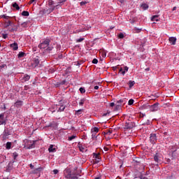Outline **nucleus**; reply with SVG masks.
Returning <instances> with one entry per match:
<instances>
[{"instance_id":"obj_1","label":"nucleus","mask_w":179,"mask_h":179,"mask_svg":"<svg viewBox=\"0 0 179 179\" xmlns=\"http://www.w3.org/2000/svg\"><path fill=\"white\" fill-rule=\"evenodd\" d=\"M64 176L66 179H78V175L72 173V171L69 169H66L64 171Z\"/></svg>"},{"instance_id":"obj_2","label":"nucleus","mask_w":179,"mask_h":179,"mask_svg":"<svg viewBox=\"0 0 179 179\" xmlns=\"http://www.w3.org/2000/svg\"><path fill=\"white\" fill-rule=\"evenodd\" d=\"M24 148L25 149H33L34 148V141H31L28 139H25L23 141Z\"/></svg>"},{"instance_id":"obj_3","label":"nucleus","mask_w":179,"mask_h":179,"mask_svg":"<svg viewBox=\"0 0 179 179\" xmlns=\"http://www.w3.org/2000/svg\"><path fill=\"white\" fill-rule=\"evenodd\" d=\"M48 45H50V39H46L38 45V48H41V50H44V48H47Z\"/></svg>"},{"instance_id":"obj_4","label":"nucleus","mask_w":179,"mask_h":179,"mask_svg":"<svg viewBox=\"0 0 179 179\" xmlns=\"http://www.w3.org/2000/svg\"><path fill=\"white\" fill-rule=\"evenodd\" d=\"M134 127H135V123L131 122H128L125 123L124 129L126 131H129V130L132 129V128H134Z\"/></svg>"},{"instance_id":"obj_5","label":"nucleus","mask_w":179,"mask_h":179,"mask_svg":"<svg viewBox=\"0 0 179 179\" xmlns=\"http://www.w3.org/2000/svg\"><path fill=\"white\" fill-rule=\"evenodd\" d=\"M19 29V26L15 24V23L12 22L10 27L8 28V31H10L11 33H13Z\"/></svg>"},{"instance_id":"obj_6","label":"nucleus","mask_w":179,"mask_h":179,"mask_svg":"<svg viewBox=\"0 0 179 179\" xmlns=\"http://www.w3.org/2000/svg\"><path fill=\"white\" fill-rule=\"evenodd\" d=\"M94 163L95 164H97V163H100V160H101V158L100 157V155L94 153Z\"/></svg>"},{"instance_id":"obj_7","label":"nucleus","mask_w":179,"mask_h":179,"mask_svg":"<svg viewBox=\"0 0 179 179\" xmlns=\"http://www.w3.org/2000/svg\"><path fill=\"white\" fill-rule=\"evenodd\" d=\"M150 141L152 144L156 143V141H157V137H156V134H150Z\"/></svg>"},{"instance_id":"obj_8","label":"nucleus","mask_w":179,"mask_h":179,"mask_svg":"<svg viewBox=\"0 0 179 179\" xmlns=\"http://www.w3.org/2000/svg\"><path fill=\"white\" fill-rule=\"evenodd\" d=\"M150 111H157L159 110V103H155L152 106H150Z\"/></svg>"},{"instance_id":"obj_9","label":"nucleus","mask_w":179,"mask_h":179,"mask_svg":"<svg viewBox=\"0 0 179 179\" xmlns=\"http://www.w3.org/2000/svg\"><path fill=\"white\" fill-rule=\"evenodd\" d=\"M169 41L170 44L172 45H176V43H177V38L176 37H169Z\"/></svg>"},{"instance_id":"obj_10","label":"nucleus","mask_w":179,"mask_h":179,"mask_svg":"<svg viewBox=\"0 0 179 179\" xmlns=\"http://www.w3.org/2000/svg\"><path fill=\"white\" fill-rule=\"evenodd\" d=\"M3 124H6V120H5L3 113L0 115V125H3Z\"/></svg>"},{"instance_id":"obj_11","label":"nucleus","mask_w":179,"mask_h":179,"mask_svg":"<svg viewBox=\"0 0 179 179\" xmlns=\"http://www.w3.org/2000/svg\"><path fill=\"white\" fill-rule=\"evenodd\" d=\"M78 147L79 150H80L81 152H86V150H87V148H86L85 147V145H82V143H78Z\"/></svg>"},{"instance_id":"obj_12","label":"nucleus","mask_w":179,"mask_h":179,"mask_svg":"<svg viewBox=\"0 0 179 179\" xmlns=\"http://www.w3.org/2000/svg\"><path fill=\"white\" fill-rule=\"evenodd\" d=\"M42 170H43V168L38 167V168L34 169V171H32V172L31 173V174H38V173H41V171Z\"/></svg>"},{"instance_id":"obj_13","label":"nucleus","mask_w":179,"mask_h":179,"mask_svg":"<svg viewBox=\"0 0 179 179\" xmlns=\"http://www.w3.org/2000/svg\"><path fill=\"white\" fill-rule=\"evenodd\" d=\"M15 107H17V108H20V107H22V106H23V101H17L15 103H14Z\"/></svg>"},{"instance_id":"obj_14","label":"nucleus","mask_w":179,"mask_h":179,"mask_svg":"<svg viewBox=\"0 0 179 179\" xmlns=\"http://www.w3.org/2000/svg\"><path fill=\"white\" fill-rule=\"evenodd\" d=\"M39 64H40V60H38V59H35L34 62L32 63L33 68H36V66H38Z\"/></svg>"},{"instance_id":"obj_15","label":"nucleus","mask_w":179,"mask_h":179,"mask_svg":"<svg viewBox=\"0 0 179 179\" xmlns=\"http://www.w3.org/2000/svg\"><path fill=\"white\" fill-rule=\"evenodd\" d=\"M129 69V68H128V66H124V70L122 69V68L120 69V72H121L122 75L124 76V75H125V73L128 72Z\"/></svg>"},{"instance_id":"obj_16","label":"nucleus","mask_w":179,"mask_h":179,"mask_svg":"<svg viewBox=\"0 0 179 179\" xmlns=\"http://www.w3.org/2000/svg\"><path fill=\"white\" fill-rule=\"evenodd\" d=\"M10 47H11V48H13V50L14 51H17V49L19 48V46L17 45V44L16 43L10 44Z\"/></svg>"},{"instance_id":"obj_17","label":"nucleus","mask_w":179,"mask_h":179,"mask_svg":"<svg viewBox=\"0 0 179 179\" xmlns=\"http://www.w3.org/2000/svg\"><path fill=\"white\" fill-rule=\"evenodd\" d=\"M12 23L13 22L10 20L6 22L4 24L5 29H9V27L11 26Z\"/></svg>"},{"instance_id":"obj_18","label":"nucleus","mask_w":179,"mask_h":179,"mask_svg":"<svg viewBox=\"0 0 179 179\" xmlns=\"http://www.w3.org/2000/svg\"><path fill=\"white\" fill-rule=\"evenodd\" d=\"M29 80H30V76L27 74H25L22 79V82H27Z\"/></svg>"},{"instance_id":"obj_19","label":"nucleus","mask_w":179,"mask_h":179,"mask_svg":"<svg viewBox=\"0 0 179 179\" xmlns=\"http://www.w3.org/2000/svg\"><path fill=\"white\" fill-rule=\"evenodd\" d=\"M152 22H159V15H153L151 17Z\"/></svg>"},{"instance_id":"obj_20","label":"nucleus","mask_w":179,"mask_h":179,"mask_svg":"<svg viewBox=\"0 0 179 179\" xmlns=\"http://www.w3.org/2000/svg\"><path fill=\"white\" fill-rule=\"evenodd\" d=\"M48 151L50 152V153H52L54 152H56L55 148H54V145H50V146L48 148Z\"/></svg>"},{"instance_id":"obj_21","label":"nucleus","mask_w":179,"mask_h":179,"mask_svg":"<svg viewBox=\"0 0 179 179\" xmlns=\"http://www.w3.org/2000/svg\"><path fill=\"white\" fill-rule=\"evenodd\" d=\"M141 8L143 9V10H146V9H148L149 6L147 3H143L141 5Z\"/></svg>"},{"instance_id":"obj_22","label":"nucleus","mask_w":179,"mask_h":179,"mask_svg":"<svg viewBox=\"0 0 179 179\" xmlns=\"http://www.w3.org/2000/svg\"><path fill=\"white\" fill-rule=\"evenodd\" d=\"M154 160L156 163H160V159H159V155L157 154L155 155Z\"/></svg>"},{"instance_id":"obj_23","label":"nucleus","mask_w":179,"mask_h":179,"mask_svg":"<svg viewBox=\"0 0 179 179\" xmlns=\"http://www.w3.org/2000/svg\"><path fill=\"white\" fill-rule=\"evenodd\" d=\"M6 149H8V150H9V149H10V148H12V143L7 142L6 144Z\"/></svg>"},{"instance_id":"obj_24","label":"nucleus","mask_w":179,"mask_h":179,"mask_svg":"<svg viewBox=\"0 0 179 179\" xmlns=\"http://www.w3.org/2000/svg\"><path fill=\"white\" fill-rule=\"evenodd\" d=\"M13 8H16L17 10H19V9H20V7H19L17 3H13Z\"/></svg>"},{"instance_id":"obj_25","label":"nucleus","mask_w":179,"mask_h":179,"mask_svg":"<svg viewBox=\"0 0 179 179\" xmlns=\"http://www.w3.org/2000/svg\"><path fill=\"white\" fill-rule=\"evenodd\" d=\"M1 17H2L3 19H6V20H9V19H10V17L6 15H1Z\"/></svg>"},{"instance_id":"obj_26","label":"nucleus","mask_w":179,"mask_h":179,"mask_svg":"<svg viewBox=\"0 0 179 179\" xmlns=\"http://www.w3.org/2000/svg\"><path fill=\"white\" fill-rule=\"evenodd\" d=\"M23 57H24V52H20L18 54V58H23Z\"/></svg>"},{"instance_id":"obj_27","label":"nucleus","mask_w":179,"mask_h":179,"mask_svg":"<svg viewBox=\"0 0 179 179\" xmlns=\"http://www.w3.org/2000/svg\"><path fill=\"white\" fill-rule=\"evenodd\" d=\"M85 99H80L79 101V106H83V104H85Z\"/></svg>"},{"instance_id":"obj_28","label":"nucleus","mask_w":179,"mask_h":179,"mask_svg":"<svg viewBox=\"0 0 179 179\" xmlns=\"http://www.w3.org/2000/svg\"><path fill=\"white\" fill-rule=\"evenodd\" d=\"M29 12H28V11H26V10H24V11H23V12L22 13V16H29Z\"/></svg>"},{"instance_id":"obj_29","label":"nucleus","mask_w":179,"mask_h":179,"mask_svg":"<svg viewBox=\"0 0 179 179\" xmlns=\"http://www.w3.org/2000/svg\"><path fill=\"white\" fill-rule=\"evenodd\" d=\"M134 102H135V101L134 99H129L128 101V105L132 106V104H134Z\"/></svg>"},{"instance_id":"obj_30","label":"nucleus","mask_w":179,"mask_h":179,"mask_svg":"<svg viewBox=\"0 0 179 179\" xmlns=\"http://www.w3.org/2000/svg\"><path fill=\"white\" fill-rule=\"evenodd\" d=\"M135 85V81L130 80L129 83V87H132Z\"/></svg>"},{"instance_id":"obj_31","label":"nucleus","mask_w":179,"mask_h":179,"mask_svg":"<svg viewBox=\"0 0 179 179\" xmlns=\"http://www.w3.org/2000/svg\"><path fill=\"white\" fill-rule=\"evenodd\" d=\"M82 113V109H79L78 110L76 111V115H80Z\"/></svg>"},{"instance_id":"obj_32","label":"nucleus","mask_w":179,"mask_h":179,"mask_svg":"<svg viewBox=\"0 0 179 179\" xmlns=\"http://www.w3.org/2000/svg\"><path fill=\"white\" fill-rule=\"evenodd\" d=\"M101 57L102 58H106V57H107V53L106 52V51L102 52Z\"/></svg>"},{"instance_id":"obj_33","label":"nucleus","mask_w":179,"mask_h":179,"mask_svg":"<svg viewBox=\"0 0 179 179\" xmlns=\"http://www.w3.org/2000/svg\"><path fill=\"white\" fill-rule=\"evenodd\" d=\"M64 110H65V106H62L59 108L58 110L57 111H64Z\"/></svg>"},{"instance_id":"obj_34","label":"nucleus","mask_w":179,"mask_h":179,"mask_svg":"<svg viewBox=\"0 0 179 179\" xmlns=\"http://www.w3.org/2000/svg\"><path fill=\"white\" fill-rule=\"evenodd\" d=\"M86 30H89V27L83 28L78 30L79 32L80 31H86Z\"/></svg>"},{"instance_id":"obj_35","label":"nucleus","mask_w":179,"mask_h":179,"mask_svg":"<svg viewBox=\"0 0 179 179\" xmlns=\"http://www.w3.org/2000/svg\"><path fill=\"white\" fill-rule=\"evenodd\" d=\"M76 138V136L73 135L70 137H69V141H73Z\"/></svg>"},{"instance_id":"obj_36","label":"nucleus","mask_w":179,"mask_h":179,"mask_svg":"<svg viewBox=\"0 0 179 179\" xmlns=\"http://www.w3.org/2000/svg\"><path fill=\"white\" fill-rule=\"evenodd\" d=\"M83 40H85L84 38H80L76 40L77 43H82V41H83Z\"/></svg>"},{"instance_id":"obj_37","label":"nucleus","mask_w":179,"mask_h":179,"mask_svg":"<svg viewBox=\"0 0 179 179\" xmlns=\"http://www.w3.org/2000/svg\"><path fill=\"white\" fill-rule=\"evenodd\" d=\"M118 103H120V104H125V99H120L118 101Z\"/></svg>"},{"instance_id":"obj_38","label":"nucleus","mask_w":179,"mask_h":179,"mask_svg":"<svg viewBox=\"0 0 179 179\" xmlns=\"http://www.w3.org/2000/svg\"><path fill=\"white\" fill-rule=\"evenodd\" d=\"M80 93H85L86 92V90H85V88H83V87H80Z\"/></svg>"},{"instance_id":"obj_39","label":"nucleus","mask_w":179,"mask_h":179,"mask_svg":"<svg viewBox=\"0 0 179 179\" xmlns=\"http://www.w3.org/2000/svg\"><path fill=\"white\" fill-rule=\"evenodd\" d=\"M86 3H87V1H81V2L80 3V6H83L86 5Z\"/></svg>"},{"instance_id":"obj_40","label":"nucleus","mask_w":179,"mask_h":179,"mask_svg":"<svg viewBox=\"0 0 179 179\" xmlns=\"http://www.w3.org/2000/svg\"><path fill=\"white\" fill-rule=\"evenodd\" d=\"M93 132H95V134H97V132H99V128L94 127V128L93 129Z\"/></svg>"},{"instance_id":"obj_41","label":"nucleus","mask_w":179,"mask_h":179,"mask_svg":"<svg viewBox=\"0 0 179 179\" xmlns=\"http://www.w3.org/2000/svg\"><path fill=\"white\" fill-rule=\"evenodd\" d=\"M134 31H136V33H141V29H138V28H135Z\"/></svg>"},{"instance_id":"obj_42","label":"nucleus","mask_w":179,"mask_h":179,"mask_svg":"<svg viewBox=\"0 0 179 179\" xmlns=\"http://www.w3.org/2000/svg\"><path fill=\"white\" fill-rule=\"evenodd\" d=\"M116 106V110H120V108H121V104H115Z\"/></svg>"},{"instance_id":"obj_43","label":"nucleus","mask_w":179,"mask_h":179,"mask_svg":"<svg viewBox=\"0 0 179 179\" xmlns=\"http://www.w3.org/2000/svg\"><path fill=\"white\" fill-rule=\"evenodd\" d=\"M99 62V60H97V59H94L92 60V64H97Z\"/></svg>"},{"instance_id":"obj_44","label":"nucleus","mask_w":179,"mask_h":179,"mask_svg":"<svg viewBox=\"0 0 179 179\" xmlns=\"http://www.w3.org/2000/svg\"><path fill=\"white\" fill-rule=\"evenodd\" d=\"M3 68H6V64H1L0 65V69H2Z\"/></svg>"},{"instance_id":"obj_45","label":"nucleus","mask_w":179,"mask_h":179,"mask_svg":"<svg viewBox=\"0 0 179 179\" xmlns=\"http://www.w3.org/2000/svg\"><path fill=\"white\" fill-rule=\"evenodd\" d=\"M119 38H124V34H122V33L120 34Z\"/></svg>"},{"instance_id":"obj_46","label":"nucleus","mask_w":179,"mask_h":179,"mask_svg":"<svg viewBox=\"0 0 179 179\" xmlns=\"http://www.w3.org/2000/svg\"><path fill=\"white\" fill-rule=\"evenodd\" d=\"M36 0H30L29 2V5H31V3H33V2H35Z\"/></svg>"},{"instance_id":"obj_47","label":"nucleus","mask_w":179,"mask_h":179,"mask_svg":"<svg viewBox=\"0 0 179 179\" xmlns=\"http://www.w3.org/2000/svg\"><path fill=\"white\" fill-rule=\"evenodd\" d=\"M8 38V34H3V38Z\"/></svg>"},{"instance_id":"obj_48","label":"nucleus","mask_w":179,"mask_h":179,"mask_svg":"<svg viewBox=\"0 0 179 179\" xmlns=\"http://www.w3.org/2000/svg\"><path fill=\"white\" fill-rule=\"evenodd\" d=\"M13 157H14V159H16V157H17V153L14 152L13 153Z\"/></svg>"},{"instance_id":"obj_49","label":"nucleus","mask_w":179,"mask_h":179,"mask_svg":"<svg viewBox=\"0 0 179 179\" xmlns=\"http://www.w3.org/2000/svg\"><path fill=\"white\" fill-rule=\"evenodd\" d=\"M53 173L54 174H58V170L57 169L53 170Z\"/></svg>"},{"instance_id":"obj_50","label":"nucleus","mask_w":179,"mask_h":179,"mask_svg":"<svg viewBox=\"0 0 179 179\" xmlns=\"http://www.w3.org/2000/svg\"><path fill=\"white\" fill-rule=\"evenodd\" d=\"M114 106H115V103H114V102L110 103V107H114Z\"/></svg>"},{"instance_id":"obj_51","label":"nucleus","mask_w":179,"mask_h":179,"mask_svg":"<svg viewBox=\"0 0 179 179\" xmlns=\"http://www.w3.org/2000/svg\"><path fill=\"white\" fill-rule=\"evenodd\" d=\"M30 169H34V166L32 164H29Z\"/></svg>"},{"instance_id":"obj_52","label":"nucleus","mask_w":179,"mask_h":179,"mask_svg":"<svg viewBox=\"0 0 179 179\" xmlns=\"http://www.w3.org/2000/svg\"><path fill=\"white\" fill-rule=\"evenodd\" d=\"M94 88L95 90H99V85L94 86Z\"/></svg>"},{"instance_id":"obj_53","label":"nucleus","mask_w":179,"mask_h":179,"mask_svg":"<svg viewBox=\"0 0 179 179\" xmlns=\"http://www.w3.org/2000/svg\"><path fill=\"white\" fill-rule=\"evenodd\" d=\"M176 9H177V7H173V10H176Z\"/></svg>"},{"instance_id":"obj_54","label":"nucleus","mask_w":179,"mask_h":179,"mask_svg":"<svg viewBox=\"0 0 179 179\" xmlns=\"http://www.w3.org/2000/svg\"><path fill=\"white\" fill-rule=\"evenodd\" d=\"M116 69H117V66H114V67H113V70H114V71H116Z\"/></svg>"},{"instance_id":"obj_55","label":"nucleus","mask_w":179,"mask_h":179,"mask_svg":"<svg viewBox=\"0 0 179 179\" xmlns=\"http://www.w3.org/2000/svg\"><path fill=\"white\" fill-rule=\"evenodd\" d=\"M116 104H121V102H118V101L116 102Z\"/></svg>"},{"instance_id":"obj_56","label":"nucleus","mask_w":179,"mask_h":179,"mask_svg":"<svg viewBox=\"0 0 179 179\" xmlns=\"http://www.w3.org/2000/svg\"><path fill=\"white\" fill-rule=\"evenodd\" d=\"M149 70H150L149 68L145 69V71H149Z\"/></svg>"},{"instance_id":"obj_57","label":"nucleus","mask_w":179,"mask_h":179,"mask_svg":"<svg viewBox=\"0 0 179 179\" xmlns=\"http://www.w3.org/2000/svg\"><path fill=\"white\" fill-rule=\"evenodd\" d=\"M94 136H95L94 134H92V138H94Z\"/></svg>"},{"instance_id":"obj_58","label":"nucleus","mask_w":179,"mask_h":179,"mask_svg":"<svg viewBox=\"0 0 179 179\" xmlns=\"http://www.w3.org/2000/svg\"><path fill=\"white\" fill-rule=\"evenodd\" d=\"M95 179H100V178L99 177H96V178H95Z\"/></svg>"},{"instance_id":"obj_59","label":"nucleus","mask_w":179,"mask_h":179,"mask_svg":"<svg viewBox=\"0 0 179 179\" xmlns=\"http://www.w3.org/2000/svg\"><path fill=\"white\" fill-rule=\"evenodd\" d=\"M143 179H148V178H146V177H144V178H143Z\"/></svg>"},{"instance_id":"obj_60","label":"nucleus","mask_w":179,"mask_h":179,"mask_svg":"<svg viewBox=\"0 0 179 179\" xmlns=\"http://www.w3.org/2000/svg\"><path fill=\"white\" fill-rule=\"evenodd\" d=\"M4 108H6V107L4 106Z\"/></svg>"},{"instance_id":"obj_61","label":"nucleus","mask_w":179,"mask_h":179,"mask_svg":"<svg viewBox=\"0 0 179 179\" xmlns=\"http://www.w3.org/2000/svg\"><path fill=\"white\" fill-rule=\"evenodd\" d=\"M0 47H1V43H0Z\"/></svg>"}]
</instances>
